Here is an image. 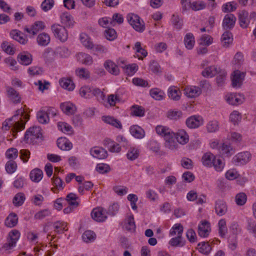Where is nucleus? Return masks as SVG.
<instances>
[{"instance_id": "obj_19", "label": "nucleus", "mask_w": 256, "mask_h": 256, "mask_svg": "<svg viewBox=\"0 0 256 256\" xmlns=\"http://www.w3.org/2000/svg\"><path fill=\"white\" fill-rule=\"evenodd\" d=\"M130 132L133 136L138 139L143 138L145 135L144 130L138 125L132 126L130 128Z\"/></svg>"}, {"instance_id": "obj_22", "label": "nucleus", "mask_w": 256, "mask_h": 256, "mask_svg": "<svg viewBox=\"0 0 256 256\" xmlns=\"http://www.w3.org/2000/svg\"><path fill=\"white\" fill-rule=\"evenodd\" d=\"M200 119L199 116H190L186 120V124L187 126L190 128H198L202 124Z\"/></svg>"}, {"instance_id": "obj_33", "label": "nucleus", "mask_w": 256, "mask_h": 256, "mask_svg": "<svg viewBox=\"0 0 256 256\" xmlns=\"http://www.w3.org/2000/svg\"><path fill=\"white\" fill-rule=\"evenodd\" d=\"M221 40L223 46L228 47L233 40L232 34L228 31L225 32L222 36Z\"/></svg>"}, {"instance_id": "obj_63", "label": "nucleus", "mask_w": 256, "mask_h": 256, "mask_svg": "<svg viewBox=\"0 0 256 256\" xmlns=\"http://www.w3.org/2000/svg\"><path fill=\"white\" fill-rule=\"evenodd\" d=\"M139 156V152L137 149L130 148L127 154L128 158L134 160L137 158Z\"/></svg>"}, {"instance_id": "obj_44", "label": "nucleus", "mask_w": 256, "mask_h": 256, "mask_svg": "<svg viewBox=\"0 0 256 256\" xmlns=\"http://www.w3.org/2000/svg\"><path fill=\"white\" fill-rule=\"evenodd\" d=\"M125 228L127 230L133 231L136 228L134 218L132 214L128 216L125 220Z\"/></svg>"}, {"instance_id": "obj_30", "label": "nucleus", "mask_w": 256, "mask_h": 256, "mask_svg": "<svg viewBox=\"0 0 256 256\" xmlns=\"http://www.w3.org/2000/svg\"><path fill=\"white\" fill-rule=\"evenodd\" d=\"M78 60L82 64L90 65L92 63V58L88 54L80 52L77 55Z\"/></svg>"}, {"instance_id": "obj_1", "label": "nucleus", "mask_w": 256, "mask_h": 256, "mask_svg": "<svg viewBox=\"0 0 256 256\" xmlns=\"http://www.w3.org/2000/svg\"><path fill=\"white\" fill-rule=\"evenodd\" d=\"M30 116L25 114L22 108L18 110L16 114L12 118L6 120L2 124V129L8 130L10 128L17 132L24 130L25 128L26 120L29 119Z\"/></svg>"}, {"instance_id": "obj_59", "label": "nucleus", "mask_w": 256, "mask_h": 256, "mask_svg": "<svg viewBox=\"0 0 256 256\" xmlns=\"http://www.w3.org/2000/svg\"><path fill=\"white\" fill-rule=\"evenodd\" d=\"M218 232L220 235L222 237H224L226 232H227V228L226 226V220L224 219H222L218 222Z\"/></svg>"}, {"instance_id": "obj_8", "label": "nucleus", "mask_w": 256, "mask_h": 256, "mask_svg": "<svg viewBox=\"0 0 256 256\" xmlns=\"http://www.w3.org/2000/svg\"><path fill=\"white\" fill-rule=\"evenodd\" d=\"M6 95L10 100L14 104L20 103L21 98L19 92L11 86L6 87Z\"/></svg>"}, {"instance_id": "obj_21", "label": "nucleus", "mask_w": 256, "mask_h": 256, "mask_svg": "<svg viewBox=\"0 0 256 256\" xmlns=\"http://www.w3.org/2000/svg\"><path fill=\"white\" fill-rule=\"evenodd\" d=\"M106 69L111 74L116 76L119 74L118 66L112 60H107L104 64Z\"/></svg>"}, {"instance_id": "obj_25", "label": "nucleus", "mask_w": 256, "mask_h": 256, "mask_svg": "<svg viewBox=\"0 0 256 256\" xmlns=\"http://www.w3.org/2000/svg\"><path fill=\"white\" fill-rule=\"evenodd\" d=\"M210 230V224L208 222H202L198 226V233L202 237H206Z\"/></svg>"}, {"instance_id": "obj_34", "label": "nucleus", "mask_w": 256, "mask_h": 256, "mask_svg": "<svg viewBox=\"0 0 256 256\" xmlns=\"http://www.w3.org/2000/svg\"><path fill=\"white\" fill-rule=\"evenodd\" d=\"M130 110V114L135 116L142 117L144 116L145 114L144 108L138 105H133Z\"/></svg>"}, {"instance_id": "obj_49", "label": "nucleus", "mask_w": 256, "mask_h": 256, "mask_svg": "<svg viewBox=\"0 0 256 256\" xmlns=\"http://www.w3.org/2000/svg\"><path fill=\"white\" fill-rule=\"evenodd\" d=\"M150 93L151 96L156 100H160L164 98V92L158 88H155L150 90Z\"/></svg>"}, {"instance_id": "obj_26", "label": "nucleus", "mask_w": 256, "mask_h": 256, "mask_svg": "<svg viewBox=\"0 0 256 256\" xmlns=\"http://www.w3.org/2000/svg\"><path fill=\"white\" fill-rule=\"evenodd\" d=\"M176 140L178 143L184 144L188 142L189 140V136L185 130H178V132L176 133Z\"/></svg>"}, {"instance_id": "obj_14", "label": "nucleus", "mask_w": 256, "mask_h": 256, "mask_svg": "<svg viewBox=\"0 0 256 256\" xmlns=\"http://www.w3.org/2000/svg\"><path fill=\"white\" fill-rule=\"evenodd\" d=\"M17 60L20 64L28 66L32 63V56L27 52H24L18 55Z\"/></svg>"}, {"instance_id": "obj_2", "label": "nucleus", "mask_w": 256, "mask_h": 256, "mask_svg": "<svg viewBox=\"0 0 256 256\" xmlns=\"http://www.w3.org/2000/svg\"><path fill=\"white\" fill-rule=\"evenodd\" d=\"M41 128L39 126L30 128L26 132L24 141L27 144L37 143L42 139Z\"/></svg>"}, {"instance_id": "obj_51", "label": "nucleus", "mask_w": 256, "mask_h": 256, "mask_svg": "<svg viewBox=\"0 0 256 256\" xmlns=\"http://www.w3.org/2000/svg\"><path fill=\"white\" fill-rule=\"evenodd\" d=\"M20 234L18 230H12L8 235V241H10L14 244H16L20 237Z\"/></svg>"}, {"instance_id": "obj_28", "label": "nucleus", "mask_w": 256, "mask_h": 256, "mask_svg": "<svg viewBox=\"0 0 256 256\" xmlns=\"http://www.w3.org/2000/svg\"><path fill=\"white\" fill-rule=\"evenodd\" d=\"M220 68L214 66L206 68L202 72L204 77H212L218 74Z\"/></svg>"}, {"instance_id": "obj_50", "label": "nucleus", "mask_w": 256, "mask_h": 256, "mask_svg": "<svg viewBox=\"0 0 256 256\" xmlns=\"http://www.w3.org/2000/svg\"><path fill=\"white\" fill-rule=\"evenodd\" d=\"M42 57L46 62H51L54 60V52L50 48L46 49L42 54Z\"/></svg>"}, {"instance_id": "obj_27", "label": "nucleus", "mask_w": 256, "mask_h": 256, "mask_svg": "<svg viewBox=\"0 0 256 256\" xmlns=\"http://www.w3.org/2000/svg\"><path fill=\"white\" fill-rule=\"evenodd\" d=\"M60 18L62 23L66 27H72L74 24L72 16L68 12L63 13Z\"/></svg>"}, {"instance_id": "obj_13", "label": "nucleus", "mask_w": 256, "mask_h": 256, "mask_svg": "<svg viewBox=\"0 0 256 256\" xmlns=\"http://www.w3.org/2000/svg\"><path fill=\"white\" fill-rule=\"evenodd\" d=\"M244 75L240 70H235L232 76V86L233 87H240L244 80Z\"/></svg>"}, {"instance_id": "obj_16", "label": "nucleus", "mask_w": 256, "mask_h": 256, "mask_svg": "<svg viewBox=\"0 0 256 256\" xmlns=\"http://www.w3.org/2000/svg\"><path fill=\"white\" fill-rule=\"evenodd\" d=\"M168 95L171 100L178 101L180 98L181 92L177 87L171 86L168 89Z\"/></svg>"}, {"instance_id": "obj_62", "label": "nucleus", "mask_w": 256, "mask_h": 256, "mask_svg": "<svg viewBox=\"0 0 256 256\" xmlns=\"http://www.w3.org/2000/svg\"><path fill=\"white\" fill-rule=\"evenodd\" d=\"M206 8V4L202 1L194 2L191 4L190 8L193 10L196 11L204 9Z\"/></svg>"}, {"instance_id": "obj_42", "label": "nucleus", "mask_w": 256, "mask_h": 256, "mask_svg": "<svg viewBox=\"0 0 256 256\" xmlns=\"http://www.w3.org/2000/svg\"><path fill=\"white\" fill-rule=\"evenodd\" d=\"M1 47L4 52L9 54L13 55L15 52V47L14 44L10 42L6 41L4 42L1 44Z\"/></svg>"}, {"instance_id": "obj_47", "label": "nucleus", "mask_w": 256, "mask_h": 256, "mask_svg": "<svg viewBox=\"0 0 256 256\" xmlns=\"http://www.w3.org/2000/svg\"><path fill=\"white\" fill-rule=\"evenodd\" d=\"M183 232V226L180 224H176L171 228L170 232V236H182Z\"/></svg>"}, {"instance_id": "obj_45", "label": "nucleus", "mask_w": 256, "mask_h": 256, "mask_svg": "<svg viewBox=\"0 0 256 256\" xmlns=\"http://www.w3.org/2000/svg\"><path fill=\"white\" fill-rule=\"evenodd\" d=\"M184 42L188 49H192L195 42L194 35L191 33L187 34L184 37Z\"/></svg>"}, {"instance_id": "obj_55", "label": "nucleus", "mask_w": 256, "mask_h": 256, "mask_svg": "<svg viewBox=\"0 0 256 256\" xmlns=\"http://www.w3.org/2000/svg\"><path fill=\"white\" fill-rule=\"evenodd\" d=\"M228 103L232 105H238L242 102V100L238 96L234 94H230L226 98Z\"/></svg>"}, {"instance_id": "obj_35", "label": "nucleus", "mask_w": 256, "mask_h": 256, "mask_svg": "<svg viewBox=\"0 0 256 256\" xmlns=\"http://www.w3.org/2000/svg\"><path fill=\"white\" fill-rule=\"evenodd\" d=\"M156 130L158 134L163 136L164 139L166 136L173 134V132L170 129L162 126H157Z\"/></svg>"}, {"instance_id": "obj_12", "label": "nucleus", "mask_w": 256, "mask_h": 256, "mask_svg": "<svg viewBox=\"0 0 256 256\" xmlns=\"http://www.w3.org/2000/svg\"><path fill=\"white\" fill-rule=\"evenodd\" d=\"M236 21V16L232 14H226L223 20L222 26L225 30H230L234 26Z\"/></svg>"}, {"instance_id": "obj_7", "label": "nucleus", "mask_w": 256, "mask_h": 256, "mask_svg": "<svg viewBox=\"0 0 256 256\" xmlns=\"http://www.w3.org/2000/svg\"><path fill=\"white\" fill-rule=\"evenodd\" d=\"M45 28L44 24L42 21L36 22L32 24L30 28L25 26L24 28V32H26L30 34H32L33 37L40 30H44Z\"/></svg>"}, {"instance_id": "obj_3", "label": "nucleus", "mask_w": 256, "mask_h": 256, "mask_svg": "<svg viewBox=\"0 0 256 256\" xmlns=\"http://www.w3.org/2000/svg\"><path fill=\"white\" fill-rule=\"evenodd\" d=\"M51 30L54 36L61 42H66L68 33L65 26L59 24H54L51 26Z\"/></svg>"}, {"instance_id": "obj_36", "label": "nucleus", "mask_w": 256, "mask_h": 256, "mask_svg": "<svg viewBox=\"0 0 256 256\" xmlns=\"http://www.w3.org/2000/svg\"><path fill=\"white\" fill-rule=\"evenodd\" d=\"M80 39L82 44L88 49H92L94 45L92 42L90 38L85 33H82L80 36Z\"/></svg>"}, {"instance_id": "obj_29", "label": "nucleus", "mask_w": 256, "mask_h": 256, "mask_svg": "<svg viewBox=\"0 0 256 256\" xmlns=\"http://www.w3.org/2000/svg\"><path fill=\"white\" fill-rule=\"evenodd\" d=\"M248 13L246 11L242 10L240 12L238 15V20L240 22V26L242 28H246L248 27L250 20L248 19Z\"/></svg>"}, {"instance_id": "obj_32", "label": "nucleus", "mask_w": 256, "mask_h": 256, "mask_svg": "<svg viewBox=\"0 0 256 256\" xmlns=\"http://www.w3.org/2000/svg\"><path fill=\"white\" fill-rule=\"evenodd\" d=\"M216 156L212 153H206L202 158V164L207 167H212Z\"/></svg>"}, {"instance_id": "obj_9", "label": "nucleus", "mask_w": 256, "mask_h": 256, "mask_svg": "<svg viewBox=\"0 0 256 256\" xmlns=\"http://www.w3.org/2000/svg\"><path fill=\"white\" fill-rule=\"evenodd\" d=\"M215 212L218 216L224 215L228 211V206L226 202L222 200H218L215 202Z\"/></svg>"}, {"instance_id": "obj_5", "label": "nucleus", "mask_w": 256, "mask_h": 256, "mask_svg": "<svg viewBox=\"0 0 256 256\" xmlns=\"http://www.w3.org/2000/svg\"><path fill=\"white\" fill-rule=\"evenodd\" d=\"M251 154L248 152H244L238 153L232 158V162L236 166L245 164L250 161Z\"/></svg>"}, {"instance_id": "obj_11", "label": "nucleus", "mask_w": 256, "mask_h": 256, "mask_svg": "<svg viewBox=\"0 0 256 256\" xmlns=\"http://www.w3.org/2000/svg\"><path fill=\"white\" fill-rule=\"evenodd\" d=\"M176 136V133L173 132V134H170L165 138V146L166 148L171 150H175L178 148V144Z\"/></svg>"}, {"instance_id": "obj_54", "label": "nucleus", "mask_w": 256, "mask_h": 256, "mask_svg": "<svg viewBox=\"0 0 256 256\" xmlns=\"http://www.w3.org/2000/svg\"><path fill=\"white\" fill-rule=\"evenodd\" d=\"M17 168V164L13 160H8L6 164V170L8 174H12L16 172Z\"/></svg>"}, {"instance_id": "obj_56", "label": "nucleus", "mask_w": 256, "mask_h": 256, "mask_svg": "<svg viewBox=\"0 0 256 256\" xmlns=\"http://www.w3.org/2000/svg\"><path fill=\"white\" fill-rule=\"evenodd\" d=\"M198 246L200 252L205 254H208L212 250L210 244L206 242H202L198 244Z\"/></svg>"}, {"instance_id": "obj_57", "label": "nucleus", "mask_w": 256, "mask_h": 256, "mask_svg": "<svg viewBox=\"0 0 256 256\" xmlns=\"http://www.w3.org/2000/svg\"><path fill=\"white\" fill-rule=\"evenodd\" d=\"M51 214V212L48 209H44L40 210L36 212L34 218L36 220H42L46 217L50 216Z\"/></svg>"}, {"instance_id": "obj_58", "label": "nucleus", "mask_w": 256, "mask_h": 256, "mask_svg": "<svg viewBox=\"0 0 256 256\" xmlns=\"http://www.w3.org/2000/svg\"><path fill=\"white\" fill-rule=\"evenodd\" d=\"M169 244L172 246H182L184 245V242L182 240V236L172 238L170 240Z\"/></svg>"}, {"instance_id": "obj_23", "label": "nucleus", "mask_w": 256, "mask_h": 256, "mask_svg": "<svg viewBox=\"0 0 256 256\" xmlns=\"http://www.w3.org/2000/svg\"><path fill=\"white\" fill-rule=\"evenodd\" d=\"M60 86L69 91H72L74 90L75 85L72 80L70 78H62L59 80Z\"/></svg>"}, {"instance_id": "obj_4", "label": "nucleus", "mask_w": 256, "mask_h": 256, "mask_svg": "<svg viewBox=\"0 0 256 256\" xmlns=\"http://www.w3.org/2000/svg\"><path fill=\"white\" fill-rule=\"evenodd\" d=\"M127 20L128 23L137 32H142L144 29V24L140 18L136 14H130L127 16Z\"/></svg>"}, {"instance_id": "obj_17", "label": "nucleus", "mask_w": 256, "mask_h": 256, "mask_svg": "<svg viewBox=\"0 0 256 256\" xmlns=\"http://www.w3.org/2000/svg\"><path fill=\"white\" fill-rule=\"evenodd\" d=\"M102 120L104 122L109 124L116 128L120 130L122 129V126L120 120L114 118L112 116H103L102 117Z\"/></svg>"}, {"instance_id": "obj_24", "label": "nucleus", "mask_w": 256, "mask_h": 256, "mask_svg": "<svg viewBox=\"0 0 256 256\" xmlns=\"http://www.w3.org/2000/svg\"><path fill=\"white\" fill-rule=\"evenodd\" d=\"M57 146L62 150H69L72 147V144L68 140L60 138L57 140Z\"/></svg>"}, {"instance_id": "obj_31", "label": "nucleus", "mask_w": 256, "mask_h": 256, "mask_svg": "<svg viewBox=\"0 0 256 256\" xmlns=\"http://www.w3.org/2000/svg\"><path fill=\"white\" fill-rule=\"evenodd\" d=\"M18 222V216L14 213L10 214L5 220V225L8 228H12L16 226Z\"/></svg>"}, {"instance_id": "obj_40", "label": "nucleus", "mask_w": 256, "mask_h": 256, "mask_svg": "<svg viewBox=\"0 0 256 256\" xmlns=\"http://www.w3.org/2000/svg\"><path fill=\"white\" fill-rule=\"evenodd\" d=\"M78 200V197L74 193L68 194L66 198L68 205L74 208H76L79 204L77 201Z\"/></svg>"}, {"instance_id": "obj_43", "label": "nucleus", "mask_w": 256, "mask_h": 256, "mask_svg": "<svg viewBox=\"0 0 256 256\" xmlns=\"http://www.w3.org/2000/svg\"><path fill=\"white\" fill-rule=\"evenodd\" d=\"M58 130L64 133L68 134H73V130L72 127L64 122H58Z\"/></svg>"}, {"instance_id": "obj_60", "label": "nucleus", "mask_w": 256, "mask_h": 256, "mask_svg": "<svg viewBox=\"0 0 256 256\" xmlns=\"http://www.w3.org/2000/svg\"><path fill=\"white\" fill-rule=\"evenodd\" d=\"M104 36L109 40H113L116 38V32L112 28H108L104 32Z\"/></svg>"}, {"instance_id": "obj_64", "label": "nucleus", "mask_w": 256, "mask_h": 256, "mask_svg": "<svg viewBox=\"0 0 256 256\" xmlns=\"http://www.w3.org/2000/svg\"><path fill=\"white\" fill-rule=\"evenodd\" d=\"M207 130L209 132H214L218 129V122L216 120L210 122L206 126Z\"/></svg>"}, {"instance_id": "obj_38", "label": "nucleus", "mask_w": 256, "mask_h": 256, "mask_svg": "<svg viewBox=\"0 0 256 256\" xmlns=\"http://www.w3.org/2000/svg\"><path fill=\"white\" fill-rule=\"evenodd\" d=\"M104 145L107 146L109 150L111 152H118L121 150V148L118 144L112 142L110 139L104 140Z\"/></svg>"}, {"instance_id": "obj_37", "label": "nucleus", "mask_w": 256, "mask_h": 256, "mask_svg": "<svg viewBox=\"0 0 256 256\" xmlns=\"http://www.w3.org/2000/svg\"><path fill=\"white\" fill-rule=\"evenodd\" d=\"M36 116L39 122L42 124H46L49 122V118L46 110L43 108L39 110L36 114Z\"/></svg>"}, {"instance_id": "obj_6", "label": "nucleus", "mask_w": 256, "mask_h": 256, "mask_svg": "<svg viewBox=\"0 0 256 256\" xmlns=\"http://www.w3.org/2000/svg\"><path fill=\"white\" fill-rule=\"evenodd\" d=\"M107 212L102 208L98 207L91 212L92 218L96 222H103L107 218Z\"/></svg>"}, {"instance_id": "obj_52", "label": "nucleus", "mask_w": 256, "mask_h": 256, "mask_svg": "<svg viewBox=\"0 0 256 256\" xmlns=\"http://www.w3.org/2000/svg\"><path fill=\"white\" fill-rule=\"evenodd\" d=\"M96 237L95 233L92 230L86 231L82 236V240L86 242H93L96 239Z\"/></svg>"}, {"instance_id": "obj_20", "label": "nucleus", "mask_w": 256, "mask_h": 256, "mask_svg": "<svg viewBox=\"0 0 256 256\" xmlns=\"http://www.w3.org/2000/svg\"><path fill=\"white\" fill-rule=\"evenodd\" d=\"M50 41V35L44 32L40 34L36 38L37 43L40 46H46L49 44Z\"/></svg>"}, {"instance_id": "obj_15", "label": "nucleus", "mask_w": 256, "mask_h": 256, "mask_svg": "<svg viewBox=\"0 0 256 256\" xmlns=\"http://www.w3.org/2000/svg\"><path fill=\"white\" fill-rule=\"evenodd\" d=\"M90 153L94 158L99 159L105 158L108 156L107 151L100 147L93 148L90 150Z\"/></svg>"}, {"instance_id": "obj_48", "label": "nucleus", "mask_w": 256, "mask_h": 256, "mask_svg": "<svg viewBox=\"0 0 256 256\" xmlns=\"http://www.w3.org/2000/svg\"><path fill=\"white\" fill-rule=\"evenodd\" d=\"M26 199L25 195L24 193L18 192L15 195L13 198V204L16 206H22Z\"/></svg>"}, {"instance_id": "obj_46", "label": "nucleus", "mask_w": 256, "mask_h": 256, "mask_svg": "<svg viewBox=\"0 0 256 256\" xmlns=\"http://www.w3.org/2000/svg\"><path fill=\"white\" fill-rule=\"evenodd\" d=\"M76 76L80 78L86 80L90 77V72L85 68H78L75 71Z\"/></svg>"}, {"instance_id": "obj_41", "label": "nucleus", "mask_w": 256, "mask_h": 256, "mask_svg": "<svg viewBox=\"0 0 256 256\" xmlns=\"http://www.w3.org/2000/svg\"><path fill=\"white\" fill-rule=\"evenodd\" d=\"M43 172L39 168H35L32 170L30 174L31 180L34 182H38L42 178Z\"/></svg>"}, {"instance_id": "obj_61", "label": "nucleus", "mask_w": 256, "mask_h": 256, "mask_svg": "<svg viewBox=\"0 0 256 256\" xmlns=\"http://www.w3.org/2000/svg\"><path fill=\"white\" fill-rule=\"evenodd\" d=\"M56 52L62 58H66L70 54V50L65 46L58 47L56 49Z\"/></svg>"}, {"instance_id": "obj_10", "label": "nucleus", "mask_w": 256, "mask_h": 256, "mask_svg": "<svg viewBox=\"0 0 256 256\" xmlns=\"http://www.w3.org/2000/svg\"><path fill=\"white\" fill-rule=\"evenodd\" d=\"M201 93V88L196 86H187L184 89V94L190 98L198 97Z\"/></svg>"}, {"instance_id": "obj_53", "label": "nucleus", "mask_w": 256, "mask_h": 256, "mask_svg": "<svg viewBox=\"0 0 256 256\" xmlns=\"http://www.w3.org/2000/svg\"><path fill=\"white\" fill-rule=\"evenodd\" d=\"M52 184L54 186L55 188H52V190L54 192H56L54 190L57 189L58 190H62L63 188V181L61 178L58 177H56V176H54L53 178L52 179Z\"/></svg>"}, {"instance_id": "obj_39", "label": "nucleus", "mask_w": 256, "mask_h": 256, "mask_svg": "<svg viewBox=\"0 0 256 256\" xmlns=\"http://www.w3.org/2000/svg\"><path fill=\"white\" fill-rule=\"evenodd\" d=\"M234 150L228 144H223L220 146V153L225 156L230 157L234 154Z\"/></svg>"}, {"instance_id": "obj_18", "label": "nucleus", "mask_w": 256, "mask_h": 256, "mask_svg": "<svg viewBox=\"0 0 256 256\" xmlns=\"http://www.w3.org/2000/svg\"><path fill=\"white\" fill-rule=\"evenodd\" d=\"M62 110L67 115H71L74 114L76 107L70 102L62 103L60 106Z\"/></svg>"}]
</instances>
